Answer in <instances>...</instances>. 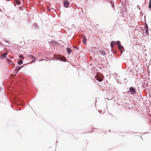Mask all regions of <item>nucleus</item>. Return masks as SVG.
Masks as SVG:
<instances>
[{"instance_id": "obj_16", "label": "nucleus", "mask_w": 151, "mask_h": 151, "mask_svg": "<svg viewBox=\"0 0 151 151\" xmlns=\"http://www.w3.org/2000/svg\"><path fill=\"white\" fill-rule=\"evenodd\" d=\"M30 56L31 58H33V60L32 61V62H35V58L34 57V56L32 55H30Z\"/></svg>"}, {"instance_id": "obj_2", "label": "nucleus", "mask_w": 151, "mask_h": 151, "mask_svg": "<svg viewBox=\"0 0 151 151\" xmlns=\"http://www.w3.org/2000/svg\"><path fill=\"white\" fill-rule=\"evenodd\" d=\"M129 91L130 92V93L134 94L136 93V90L135 88L132 87H131L129 89Z\"/></svg>"}, {"instance_id": "obj_18", "label": "nucleus", "mask_w": 151, "mask_h": 151, "mask_svg": "<svg viewBox=\"0 0 151 151\" xmlns=\"http://www.w3.org/2000/svg\"><path fill=\"white\" fill-rule=\"evenodd\" d=\"M148 7L150 9L151 8V0H150L149 1Z\"/></svg>"}, {"instance_id": "obj_4", "label": "nucleus", "mask_w": 151, "mask_h": 151, "mask_svg": "<svg viewBox=\"0 0 151 151\" xmlns=\"http://www.w3.org/2000/svg\"><path fill=\"white\" fill-rule=\"evenodd\" d=\"M144 31H145V33L147 35H149L148 33V27L147 25H146L145 27H144Z\"/></svg>"}, {"instance_id": "obj_12", "label": "nucleus", "mask_w": 151, "mask_h": 151, "mask_svg": "<svg viewBox=\"0 0 151 151\" xmlns=\"http://www.w3.org/2000/svg\"><path fill=\"white\" fill-rule=\"evenodd\" d=\"M67 50L68 53V54H70L71 51V49L70 48L68 47L67 48Z\"/></svg>"}, {"instance_id": "obj_11", "label": "nucleus", "mask_w": 151, "mask_h": 151, "mask_svg": "<svg viewBox=\"0 0 151 151\" xmlns=\"http://www.w3.org/2000/svg\"><path fill=\"white\" fill-rule=\"evenodd\" d=\"M99 52L102 55H104L105 54V52L102 50H100Z\"/></svg>"}, {"instance_id": "obj_14", "label": "nucleus", "mask_w": 151, "mask_h": 151, "mask_svg": "<svg viewBox=\"0 0 151 151\" xmlns=\"http://www.w3.org/2000/svg\"><path fill=\"white\" fill-rule=\"evenodd\" d=\"M114 96L112 95L111 97H108V98H106V99L108 100H111L114 98Z\"/></svg>"}, {"instance_id": "obj_5", "label": "nucleus", "mask_w": 151, "mask_h": 151, "mask_svg": "<svg viewBox=\"0 0 151 151\" xmlns=\"http://www.w3.org/2000/svg\"><path fill=\"white\" fill-rule=\"evenodd\" d=\"M96 79L99 82H101L102 81V79L100 78L98 75H96L95 76Z\"/></svg>"}, {"instance_id": "obj_1", "label": "nucleus", "mask_w": 151, "mask_h": 151, "mask_svg": "<svg viewBox=\"0 0 151 151\" xmlns=\"http://www.w3.org/2000/svg\"><path fill=\"white\" fill-rule=\"evenodd\" d=\"M138 68V69L136 70V71L140 74H143L144 73V68L140 66Z\"/></svg>"}, {"instance_id": "obj_15", "label": "nucleus", "mask_w": 151, "mask_h": 151, "mask_svg": "<svg viewBox=\"0 0 151 151\" xmlns=\"http://www.w3.org/2000/svg\"><path fill=\"white\" fill-rule=\"evenodd\" d=\"M115 42L114 41H112L111 42V47L112 48L113 47V46L115 45Z\"/></svg>"}, {"instance_id": "obj_17", "label": "nucleus", "mask_w": 151, "mask_h": 151, "mask_svg": "<svg viewBox=\"0 0 151 151\" xmlns=\"http://www.w3.org/2000/svg\"><path fill=\"white\" fill-rule=\"evenodd\" d=\"M23 61L22 60H19L17 63L18 65H20L21 64H22V63Z\"/></svg>"}, {"instance_id": "obj_13", "label": "nucleus", "mask_w": 151, "mask_h": 151, "mask_svg": "<svg viewBox=\"0 0 151 151\" xmlns=\"http://www.w3.org/2000/svg\"><path fill=\"white\" fill-rule=\"evenodd\" d=\"M14 1L18 5H20L21 3V1L19 0H15Z\"/></svg>"}, {"instance_id": "obj_20", "label": "nucleus", "mask_w": 151, "mask_h": 151, "mask_svg": "<svg viewBox=\"0 0 151 151\" xmlns=\"http://www.w3.org/2000/svg\"><path fill=\"white\" fill-rule=\"evenodd\" d=\"M62 60L65 61L66 60V58L65 57H63L61 59Z\"/></svg>"}, {"instance_id": "obj_7", "label": "nucleus", "mask_w": 151, "mask_h": 151, "mask_svg": "<svg viewBox=\"0 0 151 151\" xmlns=\"http://www.w3.org/2000/svg\"><path fill=\"white\" fill-rule=\"evenodd\" d=\"M7 53H5L3 54L1 56V57L2 58H6L7 57Z\"/></svg>"}, {"instance_id": "obj_9", "label": "nucleus", "mask_w": 151, "mask_h": 151, "mask_svg": "<svg viewBox=\"0 0 151 151\" xmlns=\"http://www.w3.org/2000/svg\"><path fill=\"white\" fill-rule=\"evenodd\" d=\"M119 49V50L121 51L122 52L123 50V49H124V47L123 46L121 45L118 46Z\"/></svg>"}, {"instance_id": "obj_21", "label": "nucleus", "mask_w": 151, "mask_h": 151, "mask_svg": "<svg viewBox=\"0 0 151 151\" xmlns=\"http://www.w3.org/2000/svg\"><path fill=\"white\" fill-rule=\"evenodd\" d=\"M19 57L20 58H21L22 59H24V58L22 55H19Z\"/></svg>"}, {"instance_id": "obj_8", "label": "nucleus", "mask_w": 151, "mask_h": 151, "mask_svg": "<svg viewBox=\"0 0 151 151\" xmlns=\"http://www.w3.org/2000/svg\"><path fill=\"white\" fill-rule=\"evenodd\" d=\"M22 67V66H17L15 69V71H19V70H20L21 69Z\"/></svg>"}, {"instance_id": "obj_19", "label": "nucleus", "mask_w": 151, "mask_h": 151, "mask_svg": "<svg viewBox=\"0 0 151 151\" xmlns=\"http://www.w3.org/2000/svg\"><path fill=\"white\" fill-rule=\"evenodd\" d=\"M116 43L117 45H118V46H119V45H120V42L119 41H118L116 42Z\"/></svg>"}, {"instance_id": "obj_10", "label": "nucleus", "mask_w": 151, "mask_h": 151, "mask_svg": "<svg viewBox=\"0 0 151 151\" xmlns=\"http://www.w3.org/2000/svg\"><path fill=\"white\" fill-rule=\"evenodd\" d=\"M7 62H8L9 64H13V62L12 61L9 60V59H7Z\"/></svg>"}, {"instance_id": "obj_6", "label": "nucleus", "mask_w": 151, "mask_h": 151, "mask_svg": "<svg viewBox=\"0 0 151 151\" xmlns=\"http://www.w3.org/2000/svg\"><path fill=\"white\" fill-rule=\"evenodd\" d=\"M83 42L85 44H86V38L85 36L83 37Z\"/></svg>"}, {"instance_id": "obj_3", "label": "nucleus", "mask_w": 151, "mask_h": 151, "mask_svg": "<svg viewBox=\"0 0 151 151\" xmlns=\"http://www.w3.org/2000/svg\"><path fill=\"white\" fill-rule=\"evenodd\" d=\"M64 5L65 7L67 8L69 6V1L68 0H64Z\"/></svg>"}]
</instances>
